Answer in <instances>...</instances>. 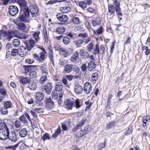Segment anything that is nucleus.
<instances>
[{"label":"nucleus","instance_id":"nucleus-20","mask_svg":"<svg viewBox=\"0 0 150 150\" xmlns=\"http://www.w3.org/2000/svg\"><path fill=\"white\" fill-rule=\"evenodd\" d=\"M37 66V65H24L23 66L24 69L25 73H27L29 72L30 71L32 70V68L33 67H35Z\"/></svg>","mask_w":150,"mask_h":150},{"label":"nucleus","instance_id":"nucleus-5","mask_svg":"<svg viewBox=\"0 0 150 150\" xmlns=\"http://www.w3.org/2000/svg\"><path fill=\"white\" fill-rule=\"evenodd\" d=\"M20 7V11H29V8L25 0H19L18 2Z\"/></svg>","mask_w":150,"mask_h":150},{"label":"nucleus","instance_id":"nucleus-52","mask_svg":"<svg viewBox=\"0 0 150 150\" xmlns=\"http://www.w3.org/2000/svg\"><path fill=\"white\" fill-rule=\"evenodd\" d=\"M11 54L13 57H15L18 54V49H13L11 52Z\"/></svg>","mask_w":150,"mask_h":150},{"label":"nucleus","instance_id":"nucleus-3","mask_svg":"<svg viewBox=\"0 0 150 150\" xmlns=\"http://www.w3.org/2000/svg\"><path fill=\"white\" fill-rule=\"evenodd\" d=\"M72 70L73 72L81 75V72L80 71L79 68L76 65L67 64L64 67V71L66 73H70Z\"/></svg>","mask_w":150,"mask_h":150},{"label":"nucleus","instance_id":"nucleus-25","mask_svg":"<svg viewBox=\"0 0 150 150\" xmlns=\"http://www.w3.org/2000/svg\"><path fill=\"white\" fill-rule=\"evenodd\" d=\"M19 134L21 137H25L27 135V131L25 128H23L20 130Z\"/></svg>","mask_w":150,"mask_h":150},{"label":"nucleus","instance_id":"nucleus-31","mask_svg":"<svg viewBox=\"0 0 150 150\" xmlns=\"http://www.w3.org/2000/svg\"><path fill=\"white\" fill-rule=\"evenodd\" d=\"M29 88L31 90H34L37 88V85L35 82H30L28 85Z\"/></svg>","mask_w":150,"mask_h":150},{"label":"nucleus","instance_id":"nucleus-10","mask_svg":"<svg viewBox=\"0 0 150 150\" xmlns=\"http://www.w3.org/2000/svg\"><path fill=\"white\" fill-rule=\"evenodd\" d=\"M56 17L58 20L61 21L66 22L68 20L67 16L61 13H58Z\"/></svg>","mask_w":150,"mask_h":150},{"label":"nucleus","instance_id":"nucleus-8","mask_svg":"<svg viewBox=\"0 0 150 150\" xmlns=\"http://www.w3.org/2000/svg\"><path fill=\"white\" fill-rule=\"evenodd\" d=\"M42 88V91H45L47 94H50L52 89V86L50 83H48L46 85L43 86Z\"/></svg>","mask_w":150,"mask_h":150},{"label":"nucleus","instance_id":"nucleus-60","mask_svg":"<svg viewBox=\"0 0 150 150\" xmlns=\"http://www.w3.org/2000/svg\"><path fill=\"white\" fill-rule=\"evenodd\" d=\"M25 61L29 64H32L34 63L35 62L34 60L31 58L27 59H25Z\"/></svg>","mask_w":150,"mask_h":150},{"label":"nucleus","instance_id":"nucleus-38","mask_svg":"<svg viewBox=\"0 0 150 150\" xmlns=\"http://www.w3.org/2000/svg\"><path fill=\"white\" fill-rule=\"evenodd\" d=\"M0 94L2 95L3 97H5L7 95V91L4 88L2 87L0 88Z\"/></svg>","mask_w":150,"mask_h":150},{"label":"nucleus","instance_id":"nucleus-6","mask_svg":"<svg viewBox=\"0 0 150 150\" xmlns=\"http://www.w3.org/2000/svg\"><path fill=\"white\" fill-rule=\"evenodd\" d=\"M45 103L46 104L45 107L48 109H53L54 107V102L51 97L46 98Z\"/></svg>","mask_w":150,"mask_h":150},{"label":"nucleus","instance_id":"nucleus-29","mask_svg":"<svg viewBox=\"0 0 150 150\" xmlns=\"http://www.w3.org/2000/svg\"><path fill=\"white\" fill-rule=\"evenodd\" d=\"M61 133V128L59 126L55 132L52 134V137L54 138H55L60 134Z\"/></svg>","mask_w":150,"mask_h":150},{"label":"nucleus","instance_id":"nucleus-4","mask_svg":"<svg viewBox=\"0 0 150 150\" xmlns=\"http://www.w3.org/2000/svg\"><path fill=\"white\" fill-rule=\"evenodd\" d=\"M30 14L29 11H20V15L16 19L18 21L27 23V19L30 17Z\"/></svg>","mask_w":150,"mask_h":150},{"label":"nucleus","instance_id":"nucleus-27","mask_svg":"<svg viewBox=\"0 0 150 150\" xmlns=\"http://www.w3.org/2000/svg\"><path fill=\"white\" fill-rule=\"evenodd\" d=\"M70 8L69 6L60 8V10L63 13H68L70 11Z\"/></svg>","mask_w":150,"mask_h":150},{"label":"nucleus","instance_id":"nucleus-15","mask_svg":"<svg viewBox=\"0 0 150 150\" xmlns=\"http://www.w3.org/2000/svg\"><path fill=\"white\" fill-rule=\"evenodd\" d=\"M35 96L36 100L38 101H42L44 97L43 93L40 92L36 93Z\"/></svg>","mask_w":150,"mask_h":150},{"label":"nucleus","instance_id":"nucleus-39","mask_svg":"<svg viewBox=\"0 0 150 150\" xmlns=\"http://www.w3.org/2000/svg\"><path fill=\"white\" fill-rule=\"evenodd\" d=\"M40 33V31H36L34 32L33 34V38L36 42H38V39H39V36Z\"/></svg>","mask_w":150,"mask_h":150},{"label":"nucleus","instance_id":"nucleus-47","mask_svg":"<svg viewBox=\"0 0 150 150\" xmlns=\"http://www.w3.org/2000/svg\"><path fill=\"white\" fill-rule=\"evenodd\" d=\"M49 134L47 133H45L42 137L41 139L43 141H45L47 139H50V137L49 135Z\"/></svg>","mask_w":150,"mask_h":150},{"label":"nucleus","instance_id":"nucleus-16","mask_svg":"<svg viewBox=\"0 0 150 150\" xmlns=\"http://www.w3.org/2000/svg\"><path fill=\"white\" fill-rule=\"evenodd\" d=\"M20 82L23 85L29 83L31 81V80L28 77L21 76L19 78Z\"/></svg>","mask_w":150,"mask_h":150},{"label":"nucleus","instance_id":"nucleus-34","mask_svg":"<svg viewBox=\"0 0 150 150\" xmlns=\"http://www.w3.org/2000/svg\"><path fill=\"white\" fill-rule=\"evenodd\" d=\"M106 139L107 138H105L104 143H99V144L98 146L97 150H101L102 149L104 148L105 146L107 145V144L105 145V142Z\"/></svg>","mask_w":150,"mask_h":150},{"label":"nucleus","instance_id":"nucleus-63","mask_svg":"<svg viewBox=\"0 0 150 150\" xmlns=\"http://www.w3.org/2000/svg\"><path fill=\"white\" fill-rule=\"evenodd\" d=\"M15 125L17 128H19L21 126L20 122L18 120H16L15 122Z\"/></svg>","mask_w":150,"mask_h":150},{"label":"nucleus","instance_id":"nucleus-45","mask_svg":"<svg viewBox=\"0 0 150 150\" xmlns=\"http://www.w3.org/2000/svg\"><path fill=\"white\" fill-rule=\"evenodd\" d=\"M0 111L1 113L3 115H6L8 113V111L7 108L5 107H2L1 108Z\"/></svg>","mask_w":150,"mask_h":150},{"label":"nucleus","instance_id":"nucleus-57","mask_svg":"<svg viewBox=\"0 0 150 150\" xmlns=\"http://www.w3.org/2000/svg\"><path fill=\"white\" fill-rule=\"evenodd\" d=\"M75 106L76 108H79L81 107V106L80 105V102L79 99H77L75 100Z\"/></svg>","mask_w":150,"mask_h":150},{"label":"nucleus","instance_id":"nucleus-35","mask_svg":"<svg viewBox=\"0 0 150 150\" xmlns=\"http://www.w3.org/2000/svg\"><path fill=\"white\" fill-rule=\"evenodd\" d=\"M18 119L20 121L23 123L26 124L28 123V121L26 119L25 116L24 115H23L20 116Z\"/></svg>","mask_w":150,"mask_h":150},{"label":"nucleus","instance_id":"nucleus-51","mask_svg":"<svg viewBox=\"0 0 150 150\" xmlns=\"http://www.w3.org/2000/svg\"><path fill=\"white\" fill-rule=\"evenodd\" d=\"M72 22L75 24H78L79 23V19L78 17H74L73 18L72 20Z\"/></svg>","mask_w":150,"mask_h":150},{"label":"nucleus","instance_id":"nucleus-23","mask_svg":"<svg viewBox=\"0 0 150 150\" xmlns=\"http://www.w3.org/2000/svg\"><path fill=\"white\" fill-rule=\"evenodd\" d=\"M108 12L110 14V15H111L112 14H113V16H115V8L112 5H110L108 6Z\"/></svg>","mask_w":150,"mask_h":150},{"label":"nucleus","instance_id":"nucleus-30","mask_svg":"<svg viewBox=\"0 0 150 150\" xmlns=\"http://www.w3.org/2000/svg\"><path fill=\"white\" fill-rule=\"evenodd\" d=\"M96 19L97 21L95 20H92L91 21V23L93 27H95L97 25H99L98 22L100 23V19L99 17H97Z\"/></svg>","mask_w":150,"mask_h":150},{"label":"nucleus","instance_id":"nucleus-61","mask_svg":"<svg viewBox=\"0 0 150 150\" xmlns=\"http://www.w3.org/2000/svg\"><path fill=\"white\" fill-rule=\"evenodd\" d=\"M81 69L82 71L85 72L86 71L87 67L86 63L83 64L81 66Z\"/></svg>","mask_w":150,"mask_h":150},{"label":"nucleus","instance_id":"nucleus-21","mask_svg":"<svg viewBox=\"0 0 150 150\" xmlns=\"http://www.w3.org/2000/svg\"><path fill=\"white\" fill-rule=\"evenodd\" d=\"M16 24L18 26V29L19 30H25L26 28V26L25 24L21 22L17 21Z\"/></svg>","mask_w":150,"mask_h":150},{"label":"nucleus","instance_id":"nucleus-33","mask_svg":"<svg viewBox=\"0 0 150 150\" xmlns=\"http://www.w3.org/2000/svg\"><path fill=\"white\" fill-rule=\"evenodd\" d=\"M85 133L83 131V129H81L80 131L77 132L75 134V136L78 138H81L85 135Z\"/></svg>","mask_w":150,"mask_h":150},{"label":"nucleus","instance_id":"nucleus-28","mask_svg":"<svg viewBox=\"0 0 150 150\" xmlns=\"http://www.w3.org/2000/svg\"><path fill=\"white\" fill-rule=\"evenodd\" d=\"M22 142V141H19L17 144L13 146H9L5 147L6 149H12V150H15L18 147L21 143Z\"/></svg>","mask_w":150,"mask_h":150},{"label":"nucleus","instance_id":"nucleus-18","mask_svg":"<svg viewBox=\"0 0 150 150\" xmlns=\"http://www.w3.org/2000/svg\"><path fill=\"white\" fill-rule=\"evenodd\" d=\"M74 91L76 94H80L83 91V88L80 85H76L74 86Z\"/></svg>","mask_w":150,"mask_h":150},{"label":"nucleus","instance_id":"nucleus-37","mask_svg":"<svg viewBox=\"0 0 150 150\" xmlns=\"http://www.w3.org/2000/svg\"><path fill=\"white\" fill-rule=\"evenodd\" d=\"M3 105L4 107L8 109L11 108L12 103L10 101H6L4 102Z\"/></svg>","mask_w":150,"mask_h":150},{"label":"nucleus","instance_id":"nucleus-48","mask_svg":"<svg viewBox=\"0 0 150 150\" xmlns=\"http://www.w3.org/2000/svg\"><path fill=\"white\" fill-rule=\"evenodd\" d=\"M37 74V73L36 72L34 71H30L29 73V75L31 78H36L37 77L36 75Z\"/></svg>","mask_w":150,"mask_h":150},{"label":"nucleus","instance_id":"nucleus-54","mask_svg":"<svg viewBox=\"0 0 150 150\" xmlns=\"http://www.w3.org/2000/svg\"><path fill=\"white\" fill-rule=\"evenodd\" d=\"M79 5L83 9L86 8L87 6V5L85 2L83 1H81L79 3Z\"/></svg>","mask_w":150,"mask_h":150},{"label":"nucleus","instance_id":"nucleus-19","mask_svg":"<svg viewBox=\"0 0 150 150\" xmlns=\"http://www.w3.org/2000/svg\"><path fill=\"white\" fill-rule=\"evenodd\" d=\"M96 66L95 62L93 61H91L88 63L87 66L88 69L89 71H91L93 69L95 68Z\"/></svg>","mask_w":150,"mask_h":150},{"label":"nucleus","instance_id":"nucleus-26","mask_svg":"<svg viewBox=\"0 0 150 150\" xmlns=\"http://www.w3.org/2000/svg\"><path fill=\"white\" fill-rule=\"evenodd\" d=\"M98 78L99 75L96 72L93 73L91 78L92 81L94 82L97 81L98 80Z\"/></svg>","mask_w":150,"mask_h":150},{"label":"nucleus","instance_id":"nucleus-40","mask_svg":"<svg viewBox=\"0 0 150 150\" xmlns=\"http://www.w3.org/2000/svg\"><path fill=\"white\" fill-rule=\"evenodd\" d=\"M20 41L18 39H15L13 40V44L15 47H18L20 44Z\"/></svg>","mask_w":150,"mask_h":150},{"label":"nucleus","instance_id":"nucleus-62","mask_svg":"<svg viewBox=\"0 0 150 150\" xmlns=\"http://www.w3.org/2000/svg\"><path fill=\"white\" fill-rule=\"evenodd\" d=\"M48 57L50 60L53 61V51L52 50H51L49 51L48 54Z\"/></svg>","mask_w":150,"mask_h":150},{"label":"nucleus","instance_id":"nucleus-32","mask_svg":"<svg viewBox=\"0 0 150 150\" xmlns=\"http://www.w3.org/2000/svg\"><path fill=\"white\" fill-rule=\"evenodd\" d=\"M116 121L115 120L110 122L109 123L107 124L106 129H110L111 128L114 127Z\"/></svg>","mask_w":150,"mask_h":150},{"label":"nucleus","instance_id":"nucleus-1","mask_svg":"<svg viewBox=\"0 0 150 150\" xmlns=\"http://www.w3.org/2000/svg\"><path fill=\"white\" fill-rule=\"evenodd\" d=\"M16 133L12 132L9 134V129L4 122L0 123V139L6 140L8 139L12 142H16L17 141Z\"/></svg>","mask_w":150,"mask_h":150},{"label":"nucleus","instance_id":"nucleus-41","mask_svg":"<svg viewBox=\"0 0 150 150\" xmlns=\"http://www.w3.org/2000/svg\"><path fill=\"white\" fill-rule=\"evenodd\" d=\"M65 45H68L70 42V38L67 36H64L62 39Z\"/></svg>","mask_w":150,"mask_h":150},{"label":"nucleus","instance_id":"nucleus-43","mask_svg":"<svg viewBox=\"0 0 150 150\" xmlns=\"http://www.w3.org/2000/svg\"><path fill=\"white\" fill-rule=\"evenodd\" d=\"M47 75H43L41 76L39 81V82L40 84H43L45 81H46L47 80Z\"/></svg>","mask_w":150,"mask_h":150},{"label":"nucleus","instance_id":"nucleus-17","mask_svg":"<svg viewBox=\"0 0 150 150\" xmlns=\"http://www.w3.org/2000/svg\"><path fill=\"white\" fill-rule=\"evenodd\" d=\"M65 31V28L64 26H59L56 28L55 32L59 34H62Z\"/></svg>","mask_w":150,"mask_h":150},{"label":"nucleus","instance_id":"nucleus-56","mask_svg":"<svg viewBox=\"0 0 150 150\" xmlns=\"http://www.w3.org/2000/svg\"><path fill=\"white\" fill-rule=\"evenodd\" d=\"M40 67V69L43 72L42 74L47 75L48 73L47 72V68L43 66H41Z\"/></svg>","mask_w":150,"mask_h":150},{"label":"nucleus","instance_id":"nucleus-36","mask_svg":"<svg viewBox=\"0 0 150 150\" xmlns=\"http://www.w3.org/2000/svg\"><path fill=\"white\" fill-rule=\"evenodd\" d=\"M81 76V75H79L78 74L77 75L76 74L74 76L69 75L67 76V78L69 81H71L72 80L73 77H74L75 79H77V78H80Z\"/></svg>","mask_w":150,"mask_h":150},{"label":"nucleus","instance_id":"nucleus-50","mask_svg":"<svg viewBox=\"0 0 150 150\" xmlns=\"http://www.w3.org/2000/svg\"><path fill=\"white\" fill-rule=\"evenodd\" d=\"M93 42H91L89 43L87 46V50L88 52H90L91 51L92 49H93Z\"/></svg>","mask_w":150,"mask_h":150},{"label":"nucleus","instance_id":"nucleus-49","mask_svg":"<svg viewBox=\"0 0 150 150\" xmlns=\"http://www.w3.org/2000/svg\"><path fill=\"white\" fill-rule=\"evenodd\" d=\"M57 91L54 90H53L52 93V98L54 100L57 99Z\"/></svg>","mask_w":150,"mask_h":150},{"label":"nucleus","instance_id":"nucleus-53","mask_svg":"<svg viewBox=\"0 0 150 150\" xmlns=\"http://www.w3.org/2000/svg\"><path fill=\"white\" fill-rule=\"evenodd\" d=\"M132 126H129L128 127V129L126 130L125 134L128 135L132 134Z\"/></svg>","mask_w":150,"mask_h":150},{"label":"nucleus","instance_id":"nucleus-7","mask_svg":"<svg viewBox=\"0 0 150 150\" xmlns=\"http://www.w3.org/2000/svg\"><path fill=\"white\" fill-rule=\"evenodd\" d=\"M8 9L9 14L12 16H15L18 12V7L14 5L10 6Z\"/></svg>","mask_w":150,"mask_h":150},{"label":"nucleus","instance_id":"nucleus-44","mask_svg":"<svg viewBox=\"0 0 150 150\" xmlns=\"http://www.w3.org/2000/svg\"><path fill=\"white\" fill-rule=\"evenodd\" d=\"M84 40L79 39V40L74 41V42L76 45L77 47H80V45L82 44Z\"/></svg>","mask_w":150,"mask_h":150},{"label":"nucleus","instance_id":"nucleus-24","mask_svg":"<svg viewBox=\"0 0 150 150\" xmlns=\"http://www.w3.org/2000/svg\"><path fill=\"white\" fill-rule=\"evenodd\" d=\"M150 118L149 115H146L144 116L142 120V122L143 123L142 125L144 127L146 126V123L147 121L149 120Z\"/></svg>","mask_w":150,"mask_h":150},{"label":"nucleus","instance_id":"nucleus-11","mask_svg":"<svg viewBox=\"0 0 150 150\" xmlns=\"http://www.w3.org/2000/svg\"><path fill=\"white\" fill-rule=\"evenodd\" d=\"M0 33L1 35L3 36V37H4L7 36L6 39L8 40L9 41L13 37L12 35L8 34L7 31L4 30L3 29H1L0 30Z\"/></svg>","mask_w":150,"mask_h":150},{"label":"nucleus","instance_id":"nucleus-46","mask_svg":"<svg viewBox=\"0 0 150 150\" xmlns=\"http://www.w3.org/2000/svg\"><path fill=\"white\" fill-rule=\"evenodd\" d=\"M94 52L93 53V54L95 55H96L97 54H100V50L99 47V45L98 44H96L95 45V49L93 50Z\"/></svg>","mask_w":150,"mask_h":150},{"label":"nucleus","instance_id":"nucleus-2","mask_svg":"<svg viewBox=\"0 0 150 150\" xmlns=\"http://www.w3.org/2000/svg\"><path fill=\"white\" fill-rule=\"evenodd\" d=\"M24 43L26 47L24 46H21L18 49V54L22 57L26 55V50L27 49L28 51H30L35 46V42L34 40L31 38L29 40L25 41Z\"/></svg>","mask_w":150,"mask_h":150},{"label":"nucleus","instance_id":"nucleus-12","mask_svg":"<svg viewBox=\"0 0 150 150\" xmlns=\"http://www.w3.org/2000/svg\"><path fill=\"white\" fill-rule=\"evenodd\" d=\"M84 91L86 94L90 93L92 91V86L90 83L87 82L84 84Z\"/></svg>","mask_w":150,"mask_h":150},{"label":"nucleus","instance_id":"nucleus-9","mask_svg":"<svg viewBox=\"0 0 150 150\" xmlns=\"http://www.w3.org/2000/svg\"><path fill=\"white\" fill-rule=\"evenodd\" d=\"M86 119L82 120H81L73 128L72 130V132H75L78 129H81V127H83L84 125Z\"/></svg>","mask_w":150,"mask_h":150},{"label":"nucleus","instance_id":"nucleus-13","mask_svg":"<svg viewBox=\"0 0 150 150\" xmlns=\"http://www.w3.org/2000/svg\"><path fill=\"white\" fill-rule=\"evenodd\" d=\"M30 12L31 14L32 15V17H34V15L35 14H37L38 12V7L35 5L31 6L29 7Z\"/></svg>","mask_w":150,"mask_h":150},{"label":"nucleus","instance_id":"nucleus-14","mask_svg":"<svg viewBox=\"0 0 150 150\" xmlns=\"http://www.w3.org/2000/svg\"><path fill=\"white\" fill-rule=\"evenodd\" d=\"M65 105V108L67 110H71L72 109L73 106V102L70 99H68L64 103Z\"/></svg>","mask_w":150,"mask_h":150},{"label":"nucleus","instance_id":"nucleus-22","mask_svg":"<svg viewBox=\"0 0 150 150\" xmlns=\"http://www.w3.org/2000/svg\"><path fill=\"white\" fill-rule=\"evenodd\" d=\"M63 87L62 83L60 82H59L56 83L54 90L57 91H60L62 90Z\"/></svg>","mask_w":150,"mask_h":150},{"label":"nucleus","instance_id":"nucleus-64","mask_svg":"<svg viewBox=\"0 0 150 150\" xmlns=\"http://www.w3.org/2000/svg\"><path fill=\"white\" fill-rule=\"evenodd\" d=\"M40 60H42V61H43L45 59V55L43 53V52H41L40 53Z\"/></svg>","mask_w":150,"mask_h":150},{"label":"nucleus","instance_id":"nucleus-42","mask_svg":"<svg viewBox=\"0 0 150 150\" xmlns=\"http://www.w3.org/2000/svg\"><path fill=\"white\" fill-rule=\"evenodd\" d=\"M91 129V126L90 125L86 126L84 127L83 130V132L86 134H87Z\"/></svg>","mask_w":150,"mask_h":150},{"label":"nucleus","instance_id":"nucleus-55","mask_svg":"<svg viewBox=\"0 0 150 150\" xmlns=\"http://www.w3.org/2000/svg\"><path fill=\"white\" fill-rule=\"evenodd\" d=\"M33 57L36 60L38 61L39 62H42V61L40 60L39 55L37 54L36 53H33Z\"/></svg>","mask_w":150,"mask_h":150},{"label":"nucleus","instance_id":"nucleus-59","mask_svg":"<svg viewBox=\"0 0 150 150\" xmlns=\"http://www.w3.org/2000/svg\"><path fill=\"white\" fill-rule=\"evenodd\" d=\"M87 34L86 33H79L78 35V37H81L83 39H85V38L87 37Z\"/></svg>","mask_w":150,"mask_h":150},{"label":"nucleus","instance_id":"nucleus-58","mask_svg":"<svg viewBox=\"0 0 150 150\" xmlns=\"http://www.w3.org/2000/svg\"><path fill=\"white\" fill-rule=\"evenodd\" d=\"M96 34L98 35H99L101 34L103 32V29L102 26H100L99 28L96 30Z\"/></svg>","mask_w":150,"mask_h":150}]
</instances>
